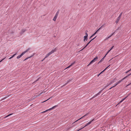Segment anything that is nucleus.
Listing matches in <instances>:
<instances>
[{"label":"nucleus","instance_id":"24","mask_svg":"<svg viewBox=\"0 0 131 131\" xmlns=\"http://www.w3.org/2000/svg\"><path fill=\"white\" fill-rule=\"evenodd\" d=\"M12 114H13V113H12V114H10L9 115H8L7 116H5V118H6V117H8L9 116H10L11 115H12Z\"/></svg>","mask_w":131,"mask_h":131},{"label":"nucleus","instance_id":"9","mask_svg":"<svg viewBox=\"0 0 131 131\" xmlns=\"http://www.w3.org/2000/svg\"><path fill=\"white\" fill-rule=\"evenodd\" d=\"M102 90H101V91H100L98 93L95 94V95H94L91 99H92L93 98L95 97L96 96H97V95H99L102 92Z\"/></svg>","mask_w":131,"mask_h":131},{"label":"nucleus","instance_id":"23","mask_svg":"<svg viewBox=\"0 0 131 131\" xmlns=\"http://www.w3.org/2000/svg\"><path fill=\"white\" fill-rule=\"evenodd\" d=\"M88 32V31L87 30L85 32V34L86 35L85 36H88V35L87 34Z\"/></svg>","mask_w":131,"mask_h":131},{"label":"nucleus","instance_id":"5","mask_svg":"<svg viewBox=\"0 0 131 131\" xmlns=\"http://www.w3.org/2000/svg\"><path fill=\"white\" fill-rule=\"evenodd\" d=\"M103 25H102L100 27L97 31H96L95 33L93 34L91 36V37H92L93 36H94L95 35L100 29H101V28L103 26Z\"/></svg>","mask_w":131,"mask_h":131},{"label":"nucleus","instance_id":"39","mask_svg":"<svg viewBox=\"0 0 131 131\" xmlns=\"http://www.w3.org/2000/svg\"><path fill=\"white\" fill-rule=\"evenodd\" d=\"M5 59V58H4L3 59H2V60H1L0 61V62H2V61L4 59Z\"/></svg>","mask_w":131,"mask_h":131},{"label":"nucleus","instance_id":"26","mask_svg":"<svg viewBox=\"0 0 131 131\" xmlns=\"http://www.w3.org/2000/svg\"><path fill=\"white\" fill-rule=\"evenodd\" d=\"M75 62V61H74L73 62H72L71 64V66H72L73 65Z\"/></svg>","mask_w":131,"mask_h":131},{"label":"nucleus","instance_id":"22","mask_svg":"<svg viewBox=\"0 0 131 131\" xmlns=\"http://www.w3.org/2000/svg\"><path fill=\"white\" fill-rule=\"evenodd\" d=\"M59 14V11H58L57 12V13H56L55 16H56L58 17V15Z\"/></svg>","mask_w":131,"mask_h":131},{"label":"nucleus","instance_id":"21","mask_svg":"<svg viewBox=\"0 0 131 131\" xmlns=\"http://www.w3.org/2000/svg\"><path fill=\"white\" fill-rule=\"evenodd\" d=\"M57 16H55L54 17L53 20L54 21H55L56 20V18H57Z\"/></svg>","mask_w":131,"mask_h":131},{"label":"nucleus","instance_id":"38","mask_svg":"<svg viewBox=\"0 0 131 131\" xmlns=\"http://www.w3.org/2000/svg\"><path fill=\"white\" fill-rule=\"evenodd\" d=\"M131 70V69L128 70V71H127L126 72V73H127L129 71H130V70Z\"/></svg>","mask_w":131,"mask_h":131},{"label":"nucleus","instance_id":"17","mask_svg":"<svg viewBox=\"0 0 131 131\" xmlns=\"http://www.w3.org/2000/svg\"><path fill=\"white\" fill-rule=\"evenodd\" d=\"M88 37L87 36H85L84 37V39L83 41H84L85 40H88Z\"/></svg>","mask_w":131,"mask_h":131},{"label":"nucleus","instance_id":"27","mask_svg":"<svg viewBox=\"0 0 131 131\" xmlns=\"http://www.w3.org/2000/svg\"><path fill=\"white\" fill-rule=\"evenodd\" d=\"M122 12L120 14V15L118 17H119L120 18H121V16L122 15Z\"/></svg>","mask_w":131,"mask_h":131},{"label":"nucleus","instance_id":"32","mask_svg":"<svg viewBox=\"0 0 131 131\" xmlns=\"http://www.w3.org/2000/svg\"><path fill=\"white\" fill-rule=\"evenodd\" d=\"M106 85L104 87V88L102 90V91L104 89H105L107 87H106Z\"/></svg>","mask_w":131,"mask_h":131},{"label":"nucleus","instance_id":"41","mask_svg":"<svg viewBox=\"0 0 131 131\" xmlns=\"http://www.w3.org/2000/svg\"><path fill=\"white\" fill-rule=\"evenodd\" d=\"M42 93H43V92H42L41 93H40L39 94V95H41V94H42Z\"/></svg>","mask_w":131,"mask_h":131},{"label":"nucleus","instance_id":"2","mask_svg":"<svg viewBox=\"0 0 131 131\" xmlns=\"http://www.w3.org/2000/svg\"><path fill=\"white\" fill-rule=\"evenodd\" d=\"M131 74V73L129 74L128 75H127V76H126L122 80H119L117 82H116V83L115 84V85L114 86H116V85H118L119 83H120L123 80H124L125 79H126V78H127Z\"/></svg>","mask_w":131,"mask_h":131},{"label":"nucleus","instance_id":"44","mask_svg":"<svg viewBox=\"0 0 131 131\" xmlns=\"http://www.w3.org/2000/svg\"><path fill=\"white\" fill-rule=\"evenodd\" d=\"M90 64V63L88 65V66H89L90 64Z\"/></svg>","mask_w":131,"mask_h":131},{"label":"nucleus","instance_id":"37","mask_svg":"<svg viewBox=\"0 0 131 131\" xmlns=\"http://www.w3.org/2000/svg\"><path fill=\"white\" fill-rule=\"evenodd\" d=\"M115 87V86H112V87H111V88L109 89H112V88H114V87Z\"/></svg>","mask_w":131,"mask_h":131},{"label":"nucleus","instance_id":"1","mask_svg":"<svg viewBox=\"0 0 131 131\" xmlns=\"http://www.w3.org/2000/svg\"><path fill=\"white\" fill-rule=\"evenodd\" d=\"M30 49V48H28L26 50H25V51H24V52H23L20 55L18 56H17V59H18L20 58L25 53H26V52H28V51H29Z\"/></svg>","mask_w":131,"mask_h":131},{"label":"nucleus","instance_id":"11","mask_svg":"<svg viewBox=\"0 0 131 131\" xmlns=\"http://www.w3.org/2000/svg\"><path fill=\"white\" fill-rule=\"evenodd\" d=\"M94 120V119H93L91 121H90L89 122H88V123H87L86 125H85V126H84V127H86V126H87L88 125L90 124Z\"/></svg>","mask_w":131,"mask_h":131},{"label":"nucleus","instance_id":"28","mask_svg":"<svg viewBox=\"0 0 131 131\" xmlns=\"http://www.w3.org/2000/svg\"><path fill=\"white\" fill-rule=\"evenodd\" d=\"M31 57H31H29L27 58H26L25 59H24V61H25V60H27V59H28L29 58H30V57Z\"/></svg>","mask_w":131,"mask_h":131},{"label":"nucleus","instance_id":"4","mask_svg":"<svg viewBox=\"0 0 131 131\" xmlns=\"http://www.w3.org/2000/svg\"><path fill=\"white\" fill-rule=\"evenodd\" d=\"M58 106V105H55L53 106L52 107V108H50V109H49L48 110H47L45 111H43V112H42V113H45L46 112L48 111H50V110H51L52 109H53L54 108H55V107H57V106Z\"/></svg>","mask_w":131,"mask_h":131},{"label":"nucleus","instance_id":"34","mask_svg":"<svg viewBox=\"0 0 131 131\" xmlns=\"http://www.w3.org/2000/svg\"><path fill=\"white\" fill-rule=\"evenodd\" d=\"M84 127H83L82 128H80V129H79V130H77V131H79V130H80L82 129L83 128H84Z\"/></svg>","mask_w":131,"mask_h":131},{"label":"nucleus","instance_id":"36","mask_svg":"<svg viewBox=\"0 0 131 131\" xmlns=\"http://www.w3.org/2000/svg\"><path fill=\"white\" fill-rule=\"evenodd\" d=\"M114 47V46H112V47L110 49V51L111 50H112V49Z\"/></svg>","mask_w":131,"mask_h":131},{"label":"nucleus","instance_id":"15","mask_svg":"<svg viewBox=\"0 0 131 131\" xmlns=\"http://www.w3.org/2000/svg\"><path fill=\"white\" fill-rule=\"evenodd\" d=\"M121 18H119V17H118L116 20L115 21V23L117 24L118 23V22L119 20Z\"/></svg>","mask_w":131,"mask_h":131},{"label":"nucleus","instance_id":"19","mask_svg":"<svg viewBox=\"0 0 131 131\" xmlns=\"http://www.w3.org/2000/svg\"><path fill=\"white\" fill-rule=\"evenodd\" d=\"M113 82H114L113 81H112L110 83L108 84L107 85H106V87H108L109 85H111V84H113Z\"/></svg>","mask_w":131,"mask_h":131},{"label":"nucleus","instance_id":"43","mask_svg":"<svg viewBox=\"0 0 131 131\" xmlns=\"http://www.w3.org/2000/svg\"><path fill=\"white\" fill-rule=\"evenodd\" d=\"M45 59V58L43 59V60H42V61H43V60H44Z\"/></svg>","mask_w":131,"mask_h":131},{"label":"nucleus","instance_id":"6","mask_svg":"<svg viewBox=\"0 0 131 131\" xmlns=\"http://www.w3.org/2000/svg\"><path fill=\"white\" fill-rule=\"evenodd\" d=\"M89 112H88V113H86L85 115L83 116L82 117H81V118H79V119L78 120H77L75 122H74L72 124H73V123H75V122H77V121H78L79 120L81 119H82L84 117H85V116H87V115H88V114H89Z\"/></svg>","mask_w":131,"mask_h":131},{"label":"nucleus","instance_id":"10","mask_svg":"<svg viewBox=\"0 0 131 131\" xmlns=\"http://www.w3.org/2000/svg\"><path fill=\"white\" fill-rule=\"evenodd\" d=\"M102 90H101V91H100L98 93L95 94V95H94L91 99H92L93 98L95 97L96 96H97V95H99L102 92Z\"/></svg>","mask_w":131,"mask_h":131},{"label":"nucleus","instance_id":"31","mask_svg":"<svg viewBox=\"0 0 131 131\" xmlns=\"http://www.w3.org/2000/svg\"><path fill=\"white\" fill-rule=\"evenodd\" d=\"M110 51L109 50L107 52V53L105 55H106V56L107 54Z\"/></svg>","mask_w":131,"mask_h":131},{"label":"nucleus","instance_id":"40","mask_svg":"<svg viewBox=\"0 0 131 131\" xmlns=\"http://www.w3.org/2000/svg\"><path fill=\"white\" fill-rule=\"evenodd\" d=\"M131 84V82L130 84H129L128 85H126V87L127 86L129 85H130Z\"/></svg>","mask_w":131,"mask_h":131},{"label":"nucleus","instance_id":"30","mask_svg":"<svg viewBox=\"0 0 131 131\" xmlns=\"http://www.w3.org/2000/svg\"><path fill=\"white\" fill-rule=\"evenodd\" d=\"M17 53L15 54H14L12 56V58H13L16 54H17Z\"/></svg>","mask_w":131,"mask_h":131},{"label":"nucleus","instance_id":"18","mask_svg":"<svg viewBox=\"0 0 131 131\" xmlns=\"http://www.w3.org/2000/svg\"><path fill=\"white\" fill-rule=\"evenodd\" d=\"M106 55H105L104 57L101 60L98 62V64L103 61Z\"/></svg>","mask_w":131,"mask_h":131},{"label":"nucleus","instance_id":"29","mask_svg":"<svg viewBox=\"0 0 131 131\" xmlns=\"http://www.w3.org/2000/svg\"><path fill=\"white\" fill-rule=\"evenodd\" d=\"M51 97H50V98H49L48 99H47V100H45L43 102H42V103H43V102H45L46 101H47L48 100H49V99H50Z\"/></svg>","mask_w":131,"mask_h":131},{"label":"nucleus","instance_id":"12","mask_svg":"<svg viewBox=\"0 0 131 131\" xmlns=\"http://www.w3.org/2000/svg\"><path fill=\"white\" fill-rule=\"evenodd\" d=\"M115 33V32H113V33L111 34V35L110 36H108L107 38H106L105 39V40H107V39H108V38H110Z\"/></svg>","mask_w":131,"mask_h":131},{"label":"nucleus","instance_id":"25","mask_svg":"<svg viewBox=\"0 0 131 131\" xmlns=\"http://www.w3.org/2000/svg\"><path fill=\"white\" fill-rule=\"evenodd\" d=\"M70 80L69 81L66 83L64 85H63L62 86H64L66 85L68 83H69L70 81Z\"/></svg>","mask_w":131,"mask_h":131},{"label":"nucleus","instance_id":"14","mask_svg":"<svg viewBox=\"0 0 131 131\" xmlns=\"http://www.w3.org/2000/svg\"><path fill=\"white\" fill-rule=\"evenodd\" d=\"M75 125H74L72 126H68V128L66 129L67 130H68L69 129H70V128H72Z\"/></svg>","mask_w":131,"mask_h":131},{"label":"nucleus","instance_id":"20","mask_svg":"<svg viewBox=\"0 0 131 131\" xmlns=\"http://www.w3.org/2000/svg\"><path fill=\"white\" fill-rule=\"evenodd\" d=\"M128 96V95L126 97H125V98H124L121 101L119 102V103H122L123 101L124 100H125V99H126V98L127 97V96Z\"/></svg>","mask_w":131,"mask_h":131},{"label":"nucleus","instance_id":"45","mask_svg":"<svg viewBox=\"0 0 131 131\" xmlns=\"http://www.w3.org/2000/svg\"><path fill=\"white\" fill-rule=\"evenodd\" d=\"M38 79L36 81H38Z\"/></svg>","mask_w":131,"mask_h":131},{"label":"nucleus","instance_id":"8","mask_svg":"<svg viewBox=\"0 0 131 131\" xmlns=\"http://www.w3.org/2000/svg\"><path fill=\"white\" fill-rule=\"evenodd\" d=\"M98 59V57L97 56L95 58H94L90 62V64H92L93 62H95L96 60L97 59Z\"/></svg>","mask_w":131,"mask_h":131},{"label":"nucleus","instance_id":"33","mask_svg":"<svg viewBox=\"0 0 131 131\" xmlns=\"http://www.w3.org/2000/svg\"><path fill=\"white\" fill-rule=\"evenodd\" d=\"M71 65H70V66H68L67 68H66V69L67 68H70V67H71Z\"/></svg>","mask_w":131,"mask_h":131},{"label":"nucleus","instance_id":"16","mask_svg":"<svg viewBox=\"0 0 131 131\" xmlns=\"http://www.w3.org/2000/svg\"><path fill=\"white\" fill-rule=\"evenodd\" d=\"M96 37V36L94 38H93L91 39L89 42H88V43L86 44V46H87L93 40V39H95Z\"/></svg>","mask_w":131,"mask_h":131},{"label":"nucleus","instance_id":"13","mask_svg":"<svg viewBox=\"0 0 131 131\" xmlns=\"http://www.w3.org/2000/svg\"><path fill=\"white\" fill-rule=\"evenodd\" d=\"M110 66L109 65L106 68H105L102 71L99 75H98L97 76L98 77L100 74L102 72H104L105 71L107 68H108Z\"/></svg>","mask_w":131,"mask_h":131},{"label":"nucleus","instance_id":"3","mask_svg":"<svg viewBox=\"0 0 131 131\" xmlns=\"http://www.w3.org/2000/svg\"><path fill=\"white\" fill-rule=\"evenodd\" d=\"M56 50V48H55L54 50H52L49 53L47 54L45 58V59L47 58V57H48L51 54L55 52Z\"/></svg>","mask_w":131,"mask_h":131},{"label":"nucleus","instance_id":"35","mask_svg":"<svg viewBox=\"0 0 131 131\" xmlns=\"http://www.w3.org/2000/svg\"><path fill=\"white\" fill-rule=\"evenodd\" d=\"M87 46H86V45L82 49L81 51H82L83 50L84 48H85Z\"/></svg>","mask_w":131,"mask_h":131},{"label":"nucleus","instance_id":"46","mask_svg":"<svg viewBox=\"0 0 131 131\" xmlns=\"http://www.w3.org/2000/svg\"><path fill=\"white\" fill-rule=\"evenodd\" d=\"M91 38H92V37H90V39Z\"/></svg>","mask_w":131,"mask_h":131},{"label":"nucleus","instance_id":"7","mask_svg":"<svg viewBox=\"0 0 131 131\" xmlns=\"http://www.w3.org/2000/svg\"><path fill=\"white\" fill-rule=\"evenodd\" d=\"M26 31V29H22L21 31L20 32V35H22L23 34L25 31Z\"/></svg>","mask_w":131,"mask_h":131},{"label":"nucleus","instance_id":"42","mask_svg":"<svg viewBox=\"0 0 131 131\" xmlns=\"http://www.w3.org/2000/svg\"><path fill=\"white\" fill-rule=\"evenodd\" d=\"M12 58H12V57H10V58H9V59H11Z\"/></svg>","mask_w":131,"mask_h":131}]
</instances>
